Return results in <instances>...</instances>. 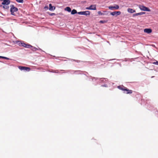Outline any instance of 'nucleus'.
Here are the masks:
<instances>
[{
  "mask_svg": "<svg viewBox=\"0 0 158 158\" xmlns=\"http://www.w3.org/2000/svg\"><path fill=\"white\" fill-rule=\"evenodd\" d=\"M3 2H2V4L4 5L3 6V7L6 9H8L9 8V6H8L10 3V0H3Z\"/></svg>",
  "mask_w": 158,
  "mask_h": 158,
  "instance_id": "nucleus-1",
  "label": "nucleus"
},
{
  "mask_svg": "<svg viewBox=\"0 0 158 158\" xmlns=\"http://www.w3.org/2000/svg\"><path fill=\"white\" fill-rule=\"evenodd\" d=\"M10 11L11 13V14L15 15V14L14 12L17 11L18 10V9L17 7H15L13 5H11L10 6Z\"/></svg>",
  "mask_w": 158,
  "mask_h": 158,
  "instance_id": "nucleus-2",
  "label": "nucleus"
},
{
  "mask_svg": "<svg viewBox=\"0 0 158 158\" xmlns=\"http://www.w3.org/2000/svg\"><path fill=\"white\" fill-rule=\"evenodd\" d=\"M139 8L142 10L144 11H150L151 10L148 7L143 6V5H139Z\"/></svg>",
  "mask_w": 158,
  "mask_h": 158,
  "instance_id": "nucleus-3",
  "label": "nucleus"
},
{
  "mask_svg": "<svg viewBox=\"0 0 158 158\" xmlns=\"http://www.w3.org/2000/svg\"><path fill=\"white\" fill-rule=\"evenodd\" d=\"M78 14L81 15H84L86 16L89 15L90 12L89 11H81L77 12Z\"/></svg>",
  "mask_w": 158,
  "mask_h": 158,
  "instance_id": "nucleus-4",
  "label": "nucleus"
},
{
  "mask_svg": "<svg viewBox=\"0 0 158 158\" xmlns=\"http://www.w3.org/2000/svg\"><path fill=\"white\" fill-rule=\"evenodd\" d=\"M111 10H118L119 8V6L118 5H115L114 6H110L108 7Z\"/></svg>",
  "mask_w": 158,
  "mask_h": 158,
  "instance_id": "nucleus-5",
  "label": "nucleus"
},
{
  "mask_svg": "<svg viewBox=\"0 0 158 158\" xmlns=\"http://www.w3.org/2000/svg\"><path fill=\"white\" fill-rule=\"evenodd\" d=\"M87 10H96V5H91L90 6L86 8Z\"/></svg>",
  "mask_w": 158,
  "mask_h": 158,
  "instance_id": "nucleus-6",
  "label": "nucleus"
},
{
  "mask_svg": "<svg viewBox=\"0 0 158 158\" xmlns=\"http://www.w3.org/2000/svg\"><path fill=\"white\" fill-rule=\"evenodd\" d=\"M124 89V93L127 94H131L132 93V91L131 90H130L127 89V88H126Z\"/></svg>",
  "mask_w": 158,
  "mask_h": 158,
  "instance_id": "nucleus-7",
  "label": "nucleus"
},
{
  "mask_svg": "<svg viewBox=\"0 0 158 158\" xmlns=\"http://www.w3.org/2000/svg\"><path fill=\"white\" fill-rule=\"evenodd\" d=\"M144 32L149 34L152 32V30L151 29L146 28L144 30Z\"/></svg>",
  "mask_w": 158,
  "mask_h": 158,
  "instance_id": "nucleus-8",
  "label": "nucleus"
},
{
  "mask_svg": "<svg viewBox=\"0 0 158 158\" xmlns=\"http://www.w3.org/2000/svg\"><path fill=\"white\" fill-rule=\"evenodd\" d=\"M55 7L53 6L51 4H50L49 5V10H53L55 9Z\"/></svg>",
  "mask_w": 158,
  "mask_h": 158,
  "instance_id": "nucleus-9",
  "label": "nucleus"
},
{
  "mask_svg": "<svg viewBox=\"0 0 158 158\" xmlns=\"http://www.w3.org/2000/svg\"><path fill=\"white\" fill-rule=\"evenodd\" d=\"M127 11L128 12L130 13H133L135 12V10H134L132 9L128 8L127 9Z\"/></svg>",
  "mask_w": 158,
  "mask_h": 158,
  "instance_id": "nucleus-10",
  "label": "nucleus"
},
{
  "mask_svg": "<svg viewBox=\"0 0 158 158\" xmlns=\"http://www.w3.org/2000/svg\"><path fill=\"white\" fill-rule=\"evenodd\" d=\"M23 47H24L26 48H30L32 47V46L24 43V45H23Z\"/></svg>",
  "mask_w": 158,
  "mask_h": 158,
  "instance_id": "nucleus-11",
  "label": "nucleus"
},
{
  "mask_svg": "<svg viewBox=\"0 0 158 158\" xmlns=\"http://www.w3.org/2000/svg\"><path fill=\"white\" fill-rule=\"evenodd\" d=\"M17 43L20 46H23V45H24V43H22L21 42L18 41L17 42Z\"/></svg>",
  "mask_w": 158,
  "mask_h": 158,
  "instance_id": "nucleus-12",
  "label": "nucleus"
},
{
  "mask_svg": "<svg viewBox=\"0 0 158 158\" xmlns=\"http://www.w3.org/2000/svg\"><path fill=\"white\" fill-rule=\"evenodd\" d=\"M65 10L68 11L69 12H70L71 11V9L69 7H67L65 8Z\"/></svg>",
  "mask_w": 158,
  "mask_h": 158,
  "instance_id": "nucleus-13",
  "label": "nucleus"
},
{
  "mask_svg": "<svg viewBox=\"0 0 158 158\" xmlns=\"http://www.w3.org/2000/svg\"><path fill=\"white\" fill-rule=\"evenodd\" d=\"M126 87H122V86H118V88L119 89L122 90L123 91H124V89H125V88H126Z\"/></svg>",
  "mask_w": 158,
  "mask_h": 158,
  "instance_id": "nucleus-14",
  "label": "nucleus"
},
{
  "mask_svg": "<svg viewBox=\"0 0 158 158\" xmlns=\"http://www.w3.org/2000/svg\"><path fill=\"white\" fill-rule=\"evenodd\" d=\"M77 13V10L75 9H73L71 11V14L72 15L75 14Z\"/></svg>",
  "mask_w": 158,
  "mask_h": 158,
  "instance_id": "nucleus-15",
  "label": "nucleus"
},
{
  "mask_svg": "<svg viewBox=\"0 0 158 158\" xmlns=\"http://www.w3.org/2000/svg\"><path fill=\"white\" fill-rule=\"evenodd\" d=\"M31 69L30 68L25 67L23 70H25L27 71H29Z\"/></svg>",
  "mask_w": 158,
  "mask_h": 158,
  "instance_id": "nucleus-16",
  "label": "nucleus"
},
{
  "mask_svg": "<svg viewBox=\"0 0 158 158\" xmlns=\"http://www.w3.org/2000/svg\"><path fill=\"white\" fill-rule=\"evenodd\" d=\"M25 67L21 66H19L18 68H19L21 70H24Z\"/></svg>",
  "mask_w": 158,
  "mask_h": 158,
  "instance_id": "nucleus-17",
  "label": "nucleus"
},
{
  "mask_svg": "<svg viewBox=\"0 0 158 158\" xmlns=\"http://www.w3.org/2000/svg\"><path fill=\"white\" fill-rule=\"evenodd\" d=\"M16 1L19 3H23L24 0H15Z\"/></svg>",
  "mask_w": 158,
  "mask_h": 158,
  "instance_id": "nucleus-18",
  "label": "nucleus"
},
{
  "mask_svg": "<svg viewBox=\"0 0 158 158\" xmlns=\"http://www.w3.org/2000/svg\"><path fill=\"white\" fill-rule=\"evenodd\" d=\"M110 15H112L113 16H114L116 15L115 11L111 12L110 13Z\"/></svg>",
  "mask_w": 158,
  "mask_h": 158,
  "instance_id": "nucleus-19",
  "label": "nucleus"
},
{
  "mask_svg": "<svg viewBox=\"0 0 158 158\" xmlns=\"http://www.w3.org/2000/svg\"><path fill=\"white\" fill-rule=\"evenodd\" d=\"M116 14L117 15H119L121 14V12L119 11H115Z\"/></svg>",
  "mask_w": 158,
  "mask_h": 158,
  "instance_id": "nucleus-20",
  "label": "nucleus"
},
{
  "mask_svg": "<svg viewBox=\"0 0 158 158\" xmlns=\"http://www.w3.org/2000/svg\"><path fill=\"white\" fill-rule=\"evenodd\" d=\"M31 48H32L31 49L33 51H36V50H37L38 49L37 48H36L35 47H33L32 46Z\"/></svg>",
  "mask_w": 158,
  "mask_h": 158,
  "instance_id": "nucleus-21",
  "label": "nucleus"
},
{
  "mask_svg": "<svg viewBox=\"0 0 158 158\" xmlns=\"http://www.w3.org/2000/svg\"><path fill=\"white\" fill-rule=\"evenodd\" d=\"M138 15H142L144 14H145V12H141L140 13H137Z\"/></svg>",
  "mask_w": 158,
  "mask_h": 158,
  "instance_id": "nucleus-22",
  "label": "nucleus"
},
{
  "mask_svg": "<svg viewBox=\"0 0 158 158\" xmlns=\"http://www.w3.org/2000/svg\"><path fill=\"white\" fill-rule=\"evenodd\" d=\"M152 63L154 64L158 65V61H156V62H153Z\"/></svg>",
  "mask_w": 158,
  "mask_h": 158,
  "instance_id": "nucleus-23",
  "label": "nucleus"
},
{
  "mask_svg": "<svg viewBox=\"0 0 158 158\" xmlns=\"http://www.w3.org/2000/svg\"><path fill=\"white\" fill-rule=\"evenodd\" d=\"M138 15V13L134 14H133V17H135Z\"/></svg>",
  "mask_w": 158,
  "mask_h": 158,
  "instance_id": "nucleus-24",
  "label": "nucleus"
},
{
  "mask_svg": "<svg viewBox=\"0 0 158 158\" xmlns=\"http://www.w3.org/2000/svg\"><path fill=\"white\" fill-rule=\"evenodd\" d=\"M2 58L4 59L7 60L9 59V58L6 57H4V56H3V57H2Z\"/></svg>",
  "mask_w": 158,
  "mask_h": 158,
  "instance_id": "nucleus-25",
  "label": "nucleus"
},
{
  "mask_svg": "<svg viewBox=\"0 0 158 158\" xmlns=\"http://www.w3.org/2000/svg\"><path fill=\"white\" fill-rule=\"evenodd\" d=\"M98 13L99 15H102L103 14L101 11H98Z\"/></svg>",
  "mask_w": 158,
  "mask_h": 158,
  "instance_id": "nucleus-26",
  "label": "nucleus"
},
{
  "mask_svg": "<svg viewBox=\"0 0 158 158\" xmlns=\"http://www.w3.org/2000/svg\"><path fill=\"white\" fill-rule=\"evenodd\" d=\"M104 21H103V20H101L100 21V23H104Z\"/></svg>",
  "mask_w": 158,
  "mask_h": 158,
  "instance_id": "nucleus-27",
  "label": "nucleus"
},
{
  "mask_svg": "<svg viewBox=\"0 0 158 158\" xmlns=\"http://www.w3.org/2000/svg\"><path fill=\"white\" fill-rule=\"evenodd\" d=\"M55 14L54 13H52L51 15H55Z\"/></svg>",
  "mask_w": 158,
  "mask_h": 158,
  "instance_id": "nucleus-28",
  "label": "nucleus"
},
{
  "mask_svg": "<svg viewBox=\"0 0 158 158\" xmlns=\"http://www.w3.org/2000/svg\"><path fill=\"white\" fill-rule=\"evenodd\" d=\"M2 57H3V56H0V58H2Z\"/></svg>",
  "mask_w": 158,
  "mask_h": 158,
  "instance_id": "nucleus-29",
  "label": "nucleus"
},
{
  "mask_svg": "<svg viewBox=\"0 0 158 158\" xmlns=\"http://www.w3.org/2000/svg\"><path fill=\"white\" fill-rule=\"evenodd\" d=\"M0 7L2 6V5H0Z\"/></svg>",
  "mask_w": 158,
  "mask_h": 158,
  "instance_id": "nucleus-30",
  "label": "nucleus"
},
{
  "mask_svg": "<svg viewBox=\"0 0 158 158\" xmlns=\"http://www.w3.org/2000/svg\"><path fill=\"white\" fill-rule=\"evenodd\" d=\"M154 77L152 76V77Z\"/></svg>",
  "mask_w": 158,
  "mask_h": 158,
  "instance_id": "nucleus-31",
  "label": "nucleus"
},
{
  "mask_svg": "<svg viewBox=\"0 0 158 158\" xmlns=\"http://www.w3.org/2000/svg\"><path fill=\"white\" fill-rule=\"evenodd\" d=\"M3 0H0V1H3Z\"/></svg>",
  "mask_w": 158,
  "mask_h": 158,
  "instance_id": "nucleus-32",
  "label": "nucleus"
}]
</instances>
